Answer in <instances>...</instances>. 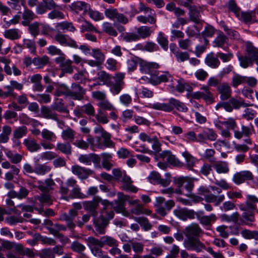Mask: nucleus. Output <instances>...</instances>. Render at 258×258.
I'll return each instance as SVG.
<instances>
[{"label": "nucleus", "instance_id": "23", "mask_svg": "<svg viewBox=\"0 0 258 258\" xmlns=\"http://www.w3.org/2000/svg\"><path fill=\"white\" fill-rule=\"evenodd\" d=\"M253 178V175L249 171H242L236 172L233 175L232 180L236 184H240L245 180H251Z\"/></svg>", "mask_w": 258, "mask_h": 258}, {"label": "nucleus", "instance_id": "39", "mask_svg": "<svg viewBox=\"0 0 258 258\" xmlns=\"http://www.w3.org/2000/svg\"><path fill=\"white\" fill-rule=\"evenodd\" d=\"M248 56L238 55V58L240 62V66L243 68H247L249 66H252L254 59L247 52Z\"/></svg>", "mask_w": 258, "mask_h": 258}, {"label": "nucleus", "instance_id": "2", "mask_svg": "<svg viewBox=\"0 0 258 258\" xmlns=\"http://www.w3.org/2000/svg\"><path fill=\"white\" fill-rule=\"evenodd\" d=\"M62 10V6L57 5L54 0H42L36 7V12L38 15H43L49 10L50 12L47 15L48 19L62 20L65 18Z\"/></svg>", "mask_w": 258, "mask_h": 258}, {"label": "nucleus", "instance_id": "22", "mask_svg": "<svg viewBox=\"0 0 258 258\" xmlns=\"http://www.w3.org/2000/svg\"><path fill=\"white\" fill-rule=\"evenodd\" d=\"M78 160L81 163L85 164L87 165H90L92 162L96 164H99L100 162V158L97 154L90 153L89 154L80 155Z\"/></svg>", "mask_w": 258, "mask_h": 258}, {"label": "nucleus", "instance_id": "18", "mask_svg": "<svg viewBox=\"0 0 258 258\" xmlns=\"http://www.w3.org/2000/svg\"><path fill=\"white\" fill-rule=\"evenodd\" d=\"M203 233L202 229L197 223H192L185 228L186 238H197Z\"/></svg>", "mask_w": 258, "mask_h": 258}, {"label": "nucleus", "instance_id": "14", "mask_svg": "<svg viewBox=\"0 0 258 258\" xmlns=\"http://www.w3.org/2000/svg\"><path fill=\"white\" fill-rule=\"evenodd\" d=\"M173 213L176 217L183 221H186L188 219H194L197 214L193 210L181 208L180 207H177L173 211Z\"/></svg>", "mask_w": 258, "mask_h": 258}, {"label": "nucleus", "instance_id": "30", "mask_svg": "<svg viewBox=\"0 0 258 258\" xmlns=\"http://www.w3.org/2000/svg\"><path fill=\"white\" fill-rule=\"evenodd\" d=\"M119 181H121L122 183V187L123 189L132 192H136L137 191V188L132 184L133 181L131 180V177L127 175L126 173H124L123 177Z\"/></svg>", "mask_w": 258, "mask_h": 258}, {"label": "nucleus", "instance_id": "24", "mask_svg": "<svg viewBox=\"0 0 258 258\" xmlns=\"http://www.w3.org/2000/svg\"><path fill=\"white\" fill-rule=\"evenodd\" d=\"M191 96L196 99L202 98L208 104H211L215 102L213 95L211 92L198 91L192 93Z\"/></svg>", "mask_w": 258, "mask_h": 258}, {"label": "nucleus", "instance_id": "35", "mask_svg": "<svg viewBox=\"0 0 258 258\" xmlns=\"http://www.w3.org/2000/svg\"><path fill=\"white\" fill-rule=\"evenodd\" d=\"M178 186V189H180L182 191L183 187L187 191V193L185 194V196H188L190 195L194 186V183L192 181H186L183 178H179L177 181ZM183 193V192H182Z\"/></svg>", "mask_w": 258, "mask_h": 258}, {"label": "nucleus", "instance_id": "49", "mask_svg": "<svg viewBox=\"0 0 258 258\" xmlns=\"http://www.w3.org/2000/svg\"><path fill=\"white\" fill-rule=\"evenodd\" d=\"M49 61V58L46 55L41 57L37 56L33 58V64L39 69L42 68L48 63Z\"/></svg>", "mask_w": 258, "mask_h": 258}, {"label": "nucleus", "instance_id": "32", "mask_svg": "<svg viewBox=\"0 0 258 258\" xmlns=\"http://www.w3.org/2000/svg\"><path fill=\"white\" fill-rule=\"evenodd\" d=\"M41 113L45 118L50 119L52 120H57L58 114L55 112L54 109L52 108V105L50 107L43 106L41 108Z\"/></svg>", "mask_w": 258, "mask_h": 258}, {"label": "nucleus", "instance_id": "10", "mask_svg": "<svg viewBox=\"0 0 258 258\" xmlns=\"http://www.w3.org/2000/svg\"><path fill=\"white\" fill-rule=\"evenodd\" d=\"M183 244L185 247L188 250H195L197 252H200L205 246L198 238H185Z\"/></svg>", "mask_w": 258, "mask_h": 258}, {"label": "nucleus", "instance_id": "16", "mask_svg": "<svg viewBox=\"0 0 258 258\" xmlns=\"http://www.w3.org/2000/svg\"><path fill=\"white\" fill-rule=\"evenodd\" d=\"M70 91V97L74 100H81L84 98L86 90L79 84L73 83Z\"/></svg>", "mask_w": 258, "mask_h": 258}, {"label": "nucleus", "instance_id": "59", "mask_svg": "<svg viewBox=\"0 0 258 258\" xmlns=\"http://www.w3.org/2000/svg\"><path fill=\"white\" fill-rule=\"evenodd\" d=\"M97 105L100 108L99 109L103 111L115 110V107L106 99L104 100H102V101H99Z\"/></svg>", "mask_w": 258, "mask_h": 258}, {"label": "nucleus", "instance_id": "53", "mask_svg": "<svg viewBox=\"0 0 258 258\" xmlns=\"http://www.w3.org/2000/svg\"><path fill=\"white\" fill-rule=\"evenodd\" d=\"M75 132L70 127L63 130L61 133V137L63 140L73 142L75 139Z\"/></svg>", "mask_w": 258, "mask_h": 258}, {"label": "nucleus", "instance_id": "43", "mask_svg": "<svg viewBox=\"0 0 258 258\" xmlns=\"http://www.w3.org/2000/svg\"><path fill=\"white\" fill-rule=\"evenodd\" d=\"M4 36L6 38L14 40L19 39L21 35L19 29H10L5 31Z\"/></svg>", "mask_w": 258, "mask_h": 258}, {"label": "nucleus", "instance_id": "26", "mask_svg": "<svg viewBox=\"0 0 258 258\" xmlns=\"http://www.w3.org/2000/svg\"><path fill=\"white\" fill-rule=\"evenodd\" d=\"M94 239H96V238L93 236L88 237L86 239L87 245L94 256L100 257L103 254L101 247H99V244L94 243L95 241H94Z\"/></svg>", "mask_w": 258, "mask_h": 258}, {"label": "nucleus", "instance_id": "52", "mask_svg": "<svg viewBox=\"0 0 258 258\" xmlns=\"http://www.w3.org/2000/svg\"><path fill=\"white\" fill-rule=\"evenodd\" d=\"M227 8L229 12L234 13L235 16L239 17V13L241 11L240 8L237 5L234 0H229L227 4Z\"/></svg>", "mask_w": 258, "mask_h": 258}, {"label": "nucleus", "instance_id": "3", "mask_svg": "<svg viewBox=\"0 0 258 258\" xmlns=\"http://www.w3.org/2000/svg\"><path fill=\"white\" fill-rule=\"evenodd\" d=\"M96 134L100 135L101 137H96V146L98 148L104 149L107 147L113 146V142L111 140V135L105 131L101 125H97L94 129Z\"/></svg>", "mask_w": 258, "mask_h": 258}, {"label": "nucleus", "instance_id": "54", "mask_svg": "<svg viewBox=\"0 0 258 258\" xmlns=\"http://www.w3.org/2000/svg\"><path fill=\"white\" fill-rule=\"evenodd\" d=\"M56 148L66 155H71L72 154V147L70 143H57Z\"/></svg>", "mask_w": 258, "mask_h": 258}, {"label": "nucleus", "instance_id": "48", "mask_svg": "<svg viewBox=\"0 0 258 258\" xmlns=\"http://www.w3.org/2000/svg\"><path fill=\"white\" fill-rule=\"evenodd\" d=\"M6 155L10 161L13 164L20 163L23 158V155L11 151L6 152Z\"/></svg>", "mask_w": 258, "mask_h": 258}, {"label": "nucleus", "instance_id": "29", "mask_svg": "<svg viewBox=\"0 0 258 258\" xmlns=\"http://www.w3.org/2000/svg\"><path fill=\"white\" fill-rule=\"evenodd\" d=\"M168 105L170 108V112L174 108H176L179 111L183 112H186L188 110L184 103L174 98H171L169 99Z\"/></svg>", "mask_w": 258, "mask_h": 258}, {"label": "nucleus", "instance_id": "7", "mask_svg": "<svg viewBox=\"0 0 258 258\" xmlns=\"http://www.w3.org/2000/svg\"><path fill=\"white\" fill-rule=\"evenodd\" d=\"M198 194L205 196L206 201L208 203H214L216 206L219 205L225 199V196L221 195L216 196L210 193V190L205 186H200L198 190Z\"/></svg>", "mask_w": 258, "mask_h": 258}, {"label": "nucleus", "instance_id": "60", "mask_svg": "<svg viewBox=\"0 0 258 258\" xmlns=\"http://www.w3.org/2000/svg\"><path fill=\"white\" fill-rule=\"evenodd\" d=\"M27 128L25 126H21L17 127L13 132V136L15 139H19L26 135Z\"/></svg>", "mask_w": 258, "mask_h": 258}, {"label": "nucleus", "instance_id": "40", "mask_svg": "<svg viewBox=\"0 0 258 258\" xmlns=\"http://www.w3.org/2000/svg\"><path fill=\"white\" fill-rule=\"evenodd\" d=\"M70 89L64 84H59L55 89L54 95L57 97L64 96L66 97H70Z\"/></svg>", "mask_w": 258, "mask_h": 258}, {"label": "nucleus", "instance_id": "27", "mask_svg": "<svg viewBox=\"0 0 258 258\" xmlns=\"http://www.w3.org/2000/svg\"><path fill=\"white\" fill-rule=\"evenodd\" d=\"M240 215V225H250L255 221L254 212L250 211H242Z\"/></svg>", "mask_w": 258, "mask_h": 258}, {"label": "nucleus", "instance_id": "36", "mask_svg": "<svg viewBox=\"0 0 258 258\" xmlns=\"http://www.w3.org/2000/svg\"><path fill=\"white\" fill-rule=\"evenodd\" d=\"M255 17V11H240L239 17H237L239 20L243 21L246 24L252 22L253 18Z\"/></svg>", "mask_w": 258, "mask_h": 258}, {"label": "nucleus", "instance_id": "1", "mask_svg": "<svg viewBox=\"0 0 258 258\" xmlns=\"http://www.w3.org/2000/svg\"><path fill=\"white\" fill-rule=\"evenodd\" d=\"M217 91L220 94V101L215 106L216 110L223 108L226 111L231 112L233 109H238L240 107H246L247 103L241 101L234 97H231L232 90L227 83H223L217 87Z\"/></svg>", "mask_w": 258, "mask_h": 258}, {"label": "nucleus", "instance_id": "58", "mask_svg": "<svg viewBox=\"0 0 258 258\" xmlns=\"http://www.w3.org/2000/svg\"><path fill=\"white\" fill-rule=\"evenodd\" d=\"M81 31L95 32L97 33H100L97 29L91 22L86 20H84V23L81 26Z\"/></svg>", "mask_w": 258, "mask_h": 258}, {"label": "nucleus", "instance_id": "37", "mask_svg": "<svg viewBox=\"0 0 258 258\" xmlns=\"http://www.w3.org/2000/svg\"><path fill=\"white\" fill-rule=\"evenodd\" d=\"M55 182L52 179H46L44 182H41L38 186V188L44 193H49L53 189Z\"/></svg>", "mask_w": 258, "mask_h": 258}, {"label": "nucleus", "instance_id": "17", "mask_svg": "<svg viewBox=\"0 0 258 258\" xmlns=\"http://www.w3.org/2000/svg\"><path fill=\"white\" fill-rule=\"evenodd\" d=\"M159 157L163 160H165L169 164L174 166L181 167L183 165V163L180 162L170 151H163L160 154Z\"/></svg>", "mask_w": 258, "mask_h": 258}, {"label": "nucleus", "instance_id": "45", "mask_svg": "<svg viewBox=\"0 0 258 258\" xmlns=\"http://www.w3.org/2000/svg\"><path fill=\"white\" fill-rule=\"evenodd\" d=\"M182 155L185 158L187 168L189 170H191L196 163V158L187 151L183 152Z\"/></svg>", "mask_w": 258, "mask_h": 258}, {"label": "nucleus", "instance_id": "57", "mask_svg": "<svg viewBox=\"0 0 258 258\" xmlns=\"http://www.w3.org/2000/svg\"><path fill=\"white\" fill-rule=\"evenodd\" d=\"M50 170V167L45 164L35 165V173L38 175H44Z\"/></svg>", "mask_w": 258, "mask_h": 258}, {"label": "nucleus", "instance_id": "6", "mask_svg": "<svg viewBox=\"0 0 258 258\" xmlns=\"http://www.w3.org/2000/svg\"><path fill=\"white\" fill-rule=\"evenodd\" d=\"M155 206L157 207L156 213L162 216H165L175 206V202L171 200L165 201L164 198L157 197L156 199Z\"/></svg>", "mask_w": 258, "mask_h": 258}, {"label": "nucleus", "instance_id": "20", "mask_svg": "<svg viewBox=\"0 0 258 258\" xmlns=\"http://www.w3.org/2000/svg\"><path fill=\"white\" fill-rule=\"evenodd\" d=\"M72 171L74 174L78 176L82 180L86 179L93 173V171L91 169L81 167L79 165L73 166L72 167Z\"/></svg>", "mask_w": 258, "mask_h": 258}, {"label": "nucleus", "instance_id": "56", "mask_svg": "<svg viewBox=\"0 0 258 258\" xmlns=\"http://www.w3.org/2000/svg\"><path fill=\"white\" fill-rule=\"evenodd\" d=\"M88 14L89 17L95 21H99L104 19L103 13L96 10H93L90 8L88 9Z\"/></svg>", "mask_w": 258, "mask_h": 258}, {"label": "nucleus", "instance_id": "33", "mask_svg": "<svg viewBox=\"0 0 258 258\" xmlns=\"http://www.w3.org/2000/svg\"><path fill=\"white\" fill-rule=\"evenodd\" d=\"M205 63L209 67L216 69L219 67L220 61L219 60L217 55L213 52L208 54L205 59Z\"/></svg>", "mask_w": 258, "mask_h": 258}, {"label": "nucleus", "instance_id": "41", "mask_svg": "<svg viewBox=\"0 0 258 258\" xmlns=\"http://www.w3.org/2000/svg\"><path fill=\"white\" fill-rule=\"evenodd\" d=\"M97 79L102 83L103 85L110 86L112 77L104 71H101L97 73Z\"/></svg>", "mask_w": 258, "mask_h": 258}, {"label": "nucleus", "instance_id": "47", "mask_svg": "<svg viewBox=\"0 0 258 258\" xmlns=\"http://www.w3.org/2000/svg\"><path fill=\"white\" fill-rule=\"evenodd\" d=\"M103 31L110 36L116 37L118 35L117 31L114 28L113 25L108 22H104L102 25Z\"/></svg>", "mask_w": 258, "mask_h": 258}, {"label": "nucleus", "instance_id": "9", "mask_svg": "<svg viewBox=\"0 0 258 258\" xmlns=\"http://www.w3.org/2000/svg\"><path fill=\"white\" fill-rule=\"evenodd\" d=\"M125 78V74L118 72L116 73L114 77V83L111 82L110 86V91L114 95L118 94L123 89L124 85L123 81Z\"/></svg>", "mask_w": 258, "mask_h": 258}, {"label": "nucleus", "instance_id": "38", "mask_svg": "<svg viewBox=\"0 0 258 258\" xmlns=\"http://www.w3.org/2000/svg\"><path fill=\"white\" fill-rule=\"evenodd\" d=\"M213 167L219 174L227 173L229 171L228 163L226 161H217L214 163Z\"/></svg>", "mask_w": 258, "mask_h": 258}, {"label": "nucleus", "instance_id": "46", "mask_svg": "<svg viewBox=\"0 0 258 258\" xmlns=\"http://www.w3.org/2000/svg\"><path fill=\"white\" fill-rule=\"evenodd\" d=\"M35 199L38 200L42 205L45 204L49 206L52 205L53 203L51 196L49 193L42 192L39 196L35 197Z\"/></svg>", "mask_w": 258, "mask_h": 258}, {"label": "nucleus", "instance_id": "50", "mask_svg": "<svg viewBox=\"0 0 258 258\" xmlns=\"http://www.w3.org/2000/svg\"><path fill=\"white\" fill-rule=\"evenodd\" d=\"M66 184L67 186H61L59 189V192L63 195H67L69 193L70 191L69 187L74 188L76 186L78 185L77 184V181L73 178H69Z\"/></svg>", "mask_w": 258, "mask_h": 258}, {"label": "nucleus", "instance_id": "42", "mask_svg": "<svg viewBox=\"0 0 258 258\" xmlns=\"http://www.w3.org/2000/svg\"><path fill=\"white\" fill-rule=\"evenodd\" d=\"M152 33L150 27L147 26H142L137 29V36L139 40L141 38L145 39L150 36Z\"/></svg>", "mask_w": 258, "mask_h": 258}, {"label": "nucleus", "instance_id": "34", "mask_svg": "<svg viewBox=\"0 0 258 258\" xmlns=\"http://www.w3.org/2000/svg\"><path fill=\"white\" fill-rule=\"evenodd\" d=\"M253 130V125L250 124L248 126L242 125L241 131H235L234 137L238 139H241L243 136L249 137L252 133Z\"/></svg>", "mask_w": 258, "mask_h": 258}, {"label": "nucleus", "instance_id": "61", "mask_svg": "<svg viewBox=\"0 0 258 258\" xmlns=\"http://www.w3.org/2000/svg\"><path fill=\"white\" fill-rule=\"evenodd\" d=\"M73 9L77 11H88L89 6L84 2L77 1L72 4Z\"/></svg>", "mask_w": 258, "mask_h": 258}, {"label": "nucleus", "instance_id": "15", "mask_svg": "<svg viewBox=\"0 0 258 258\" xmlns=\"http://www.w3.org/2000/svg\"><path fill=\"white\" fill-rule=\"evenodd\" d=\"M119 201L116 202V205L114 207L115 210L117 213H121L124 216L128 217L130 213L125 210V202L128 201L129 196L124 195L122 192L118 194Z\"/></svg>", "mask_w": 258, "mask_h": 258}, {"label": "nucleus", "instance_id": "63", "mask_svg": "<svg viewBox=\"0 0 258 258\" xmlns=\"http://www.w3.org/2000/svg\"><path fill=\"white\" fill-rule=\"evenodd\" d=\"M92 56L102 64L105 59V55L98 48H94L92 50Z\"/></svg>", "mask_w": 258, "mask_h": 258}, {"label": "nucleus", "instance_id": "12", "mask_svg": "<svg viewBox=\"0 0 258 258\" xmlns=\"http://www.w3.org/2000/svg\"><path fill=\"white\" fill-rule=\"evenodd\" d=\"M54 39L61 45L75 48L78 47L76 41L68 35L59 32L55 34Z\"/></svg>", "mask_w": 258, "mask_h": 258}, {"label": "nucleus", "instance_id": "21", "mask_svg": "<svg viewBox=\"0 0 258 258\" xmlns=\"http://www.w3.org/2000/svg\"><path fill=\"white\" fill-rule=\"evenodd\" d=\"M94 243L99 244V247H103L105 245L110 247H115L118 246V241L114 238L109 236H103L101 237L100 239H94Z\"/></svg>", "mask_w": 258, "mask_h": 258}, {"label": "nucleus", "instance_id": "51", "mask_svg": "<svg viewBox=\"0 0 258 258\" xmlns=\"http://www.w3.org/2000/svg\"><path fill=\"white\" fill-rule=\"evenodd\" d=\"M157 41L161 47L165 50L168 49V40L167 37L162 32H159L157 37Z\"/></svg>", "mask_w": 258, "mask_h": 258}, {"label": "nucleus", "instance_id": "44", "mask_svg": "<svg viewBox=\"0 0 258 258\" xmlns=\"http://www.w3.org/2000/svg\"><path fill=\"white\" fill-rule=\"evenodd\" d=\"M246 49L254 59V62L257 65L256 71L258 72V48L253 46L251 43H248L246 44Z\"/></svg>", "mask_w": 258, "mask_h": 258}, {"label": "nucleus", "instance_id": "11", "mask_svg": "<svg viewBox=\"0 0 258 258\" xmlns=\"http://www.w3.org/2000/svg\"><path fill=\"white\" fill-rule=\"evenodd\" d=\"M101 201V198L96 197L92 201H85L83 203L84 209L89 212L92 216L95 217L98 214L97 209Z\"/></svg>", "mask_w": 258, "mask_h": 258}, {"label": "nucleus", "instance_id": "28", "mask_svg": "<svg viewBox=\"0 0 258 258\" xmlns=\"http://www.w3.org/2000/svg\"><path fill=\"white\" fill-rule=\"evenodd\" d=\"M21 5L23 6L24 9L22 14L23 21L22 22V24L24 26H27L29 25L31 21L36 17V16L32 11L29 10L26 7L23 2H22Z\"/></svg>", "mask_w": 258, "mask_h": 258}, {"label": "nucleus", "instance_id": "8", "mask_svg": "<svg viewBox=\"0 0 258 258\" xmlns=\"http://www.w3.org/2000/svg\"><path fill=\"white\" fill-rule=\"evenodd\" d=\"M104 15L108 19L125 25L128 22V19L127 17L122 13H118L117 9L115 8L106 9L104 11Z\"/></svg>", "mask_w": 258, "mask_h": 258}, {"label": "nucleus", "instance_id": "13", "mask_svg": "<svg viewBox=\"0 0 258 258\" xmlns=\"http://www.w3.org/2000/svg\"><path fill=\"white\" fill-rule=\"evenodd\" d=\"M55 62L59 64L61 70H63V72L70 74L73 73V61L69 59H66L64 55L56 57Z\"/></svg>", "mask_w": 258, "mask_h": 258}, {"label": "nucleus", "instance_id": "25", "mask_svg": "<svg viewBox=\"0 0 258 258\" xmlns=\"http://www.w3.org/2000/svg\"><path fill=\"white\" fill-rule=\"evenodd\" d=\"M197 218L200 223L204 226L207 229H210L212 223H214L217 220V217L214 214H211L209 216H200L197 214Z\"/></svg>", "mask_w": 258, "mask_h": 258}, {"label": "nucleus", "instance_id": "4", "mask_svg": "<svg viewBox=\"0 0 258 258\" xmlns=\"http://www.w3.org/2000/svg\"><path fill=\"white\" fill-rule=\"evenodd\" d=\"M139 12H143L147 16L140 15L137 17V20L143 24L150 23L155 24L156 23V13L154 10L146 6L143 3H140L139 6Z\"/></svg>", "mask_w": 258, "mask_h": 258}, {"label": "nucleus", "instance_id": "62", "mask_svg": "<svg viewBox=\"0 0 258 258\" xmlns=\"http://www.w3.org/2000/svg\"><path fill=\"white\" fill-rule=\"evenodd\" d=\"M245 76L239 74H235L232 79L231 85L235 88L239 85L245 83Z\"/></svg>", "mask_w": 258, "mask_h": 258}, {"label": "nucleus", "instance_id": "19", "mask_svg": "<svg viewBox=\"0 0 258 258\" xmlns=\"http://www.w3.org/2000/svg\"><path fill=\"white\" fill-rule=\"evenodd\" d=\"M109 222L104 216H100L98 218L94 219V224L96 231V235L104 234L105 233V228Z\"/></svg>", "mask_w": 258, "mask_h": 258}, {"label": "nucleus", "instance_id": "64", "mask_svg": "<svg viewBox=\"0 0 258 258\" xmlns=\"http://www.w3.org/2000/svg\"><path fill=\"white\" fill-rule=\"evenodd\" d=\"M39 256L40 258H55L51 248L42 249L39 253Z\"/></svg>", "mask_w": 258, "mask_h": 258}, {"label": "nucleus", "instance_id": "31", "mask_svg": "<svg viewBox=\"0 0 258 258\" xmlns=\"http://www.w3.org/2000/svg\"><path fill=\"white\" fill-rule=\"evenodd\" d=\"M23 144L30 152H35L41 149V145L37 143L35 139L32 138L25 139L23 141Z\"/></svg>", "mask_w": 258, "mask_h": 258}, {"label": "nucleus", "instance_id": "5", "mask_svg": "<svg viewBox=\"0 0 258 258\" xmlns=\"http://www.w3.org/2000/svg\"><path fill=\"white\" fill-rule=\"evenodd\" d=\"M203 13V8L199 5L194 6L192 8H190V9L188 10V15L189 20L191 22H194L195 24L201 25V27L195 25L194 26L195 28L198 32L200 31L202 28V25L204 22L202 18V14Z\"/></svg>", "mask_w": 258, "mask_h": 258}, {"label": "nucleus", "instance_id": "55", "mask_svg": "<svg viewBox=\"0 0 258 258\" xmlns=\"http://www.w3.org/2000/svg\"><path fill=\"white\" fill-rule=\"evenodd\" d=\"M94 116L99 123L106 124L109 122V118L107 114L102 110L98 109L97 113Z\"/></svg>", "mask_w": 258, "mask_h": 258}]
</instances>
